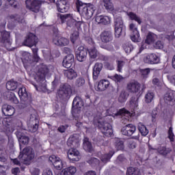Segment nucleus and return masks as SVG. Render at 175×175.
<instances>
[{
    "mask_svg": "<svg viewBox=\"0 0 175 175\" xmlns=\"http://www.w3.org/2000/svg\"><path fill=\"white\" fill-rule=\"evenodd\" d=\"M77 170L75 166H70L67 168L64 169L60 174L61 175H73L75 173H76Z\"/></svg>",
    "mask_w": 175,
    "mask_h": 175,
    "instance_id": "36",
    "label": "nucleus"
},
{
    "mask_svg": "<svg viewBox=\"0 0 175 175\" xmlns=\"http://www.w3.org/2000/svg\"><path fill=\"white\" fill-rule=\"evenodd\" d=\"M46 75L44 72H42V71H38L35 76L34 79L38 83V85H34L35 88L38 90L40 88V90H42L43 92H46L47 91V88L46 86Z\"/></svg>",
    "mask_w": 175,
    "mask_h": 175,
    "instance_id": "7",
    "label": "nucleus"
},
{
    "mask_svg": "<svg viewBox=\"0 0 175 175\" xmlns=\"http://www.w3.org/2000/svg\"><path fill=\"white\" fill-rule=\"evenodd\" d=\"M64 75L68 79V80H73V79H76V77H77V72L72 68L64 70Z\"/></svg>",
    "mask_w": 175,
    "mask_h": 175,
    "instance_id": "33",
    "label": "nucleus"
},
{
    "mask_svg": "<svg viewBox=\"0 0 175 175\" xmlns=\"http://www.w3.org/2000/svg\"><path fill=\"white\" fill-rule=\"evenodd\" d=\"M53 43L55 44V46L64 47V46H68V44H69V40L68 38L64 37L56 38L53 39Z\"/></svg>",
    "mask_w": 175,
    "mask_h": 175,
    "instance_id": "27",
    "label": "nucleus"
},
{
    "mask_svg": "<svg viewBox=\"0 0 175 175\" xmlns=\"http://www.w3.org/2000/svg\"><path fill=\"white\" fill-rule=\"evenodd\" d=\"M77 10L83 16L86 20H90L94 16L95 12V7L91 3H83L80 0L76 1Z\"/></svg>",
    "mask_w": 175,
    "mask_h": 175,
    "instance_id": "1",
    "label": "nucleus"
},
{
    "mask_svg": "<svg viewBox=\"0 0 175 175\" xmlns=\"http://www.w3.org/2000/svg\"><path fill=\"white\" fill-rule=\"evenodd\" d=\"M129 16L131 20H135V21H137L138 24H142V20L139 16H137V15H136V14L133 12H129Z\"/></svg>",
    "mask_w": 175,
    "mask_h": 175,
    "instance_id": "51",
    "label": "nucleus"
},
{
    "mask_svg": "<svg viewBox=\"0 0 175 175\" xmlns=\"http://www.w3.org/2000/svg\"><path fill=\"white\" fill-rule=\"evenodd\" d=\"M100 39L103 43H109L113 40V34L110 31H104L100 34Z\"/></svg>",
    "mask_w": 175,
    "mask_h": 175,
    "instance_id": "26",
    "label": "nucleus"
},
{
    "mask_svg": "<svg viewBox=\"0 0 175 175\" xmlns=\"http://www.w3.org/2000/svg\"><path fill=\"white\" fill-rule=\"evenodd\" d=\"M123 49L125 51V53H126V54H129V53L132 52V50H133V45H132V44H124L123 45Z\"/></svg>",
    "mask_w": 175,
    "mask_h": 175,
    "instance_id": "49",
    "label": "nucleus"
},
{
    "mask_svg": "<svg viewBox=\"0 0 175 175\" xmlns=\"http://www.w3.org/2000/svg\"><path fill=\"white\" fill-rule=\"evenodd\" d=\"M138 131L141 133L142 136H147V135H148V129L142 123L138 124Z\"/></svg>",
    "mask_w": 175,
    "mask_h": 175,
    "instance_id": "41",
    "label": "nucleus"
},
{
    "mask_svg": "<svg viewBox=\"0 0 175 175\" xmlns=\"http://www.w3.org/2000/svg\"><path fill=\"white\" fill-rule=\"evenodd\" d=\"M59 84V80L57 78H55L54 81L52 82V91H54Z\"/></svg>",
    "mask_w": 175,
    "mask_h": 175,
    "instance_id": "62",
    "label": "nucleus"
},
{
    "mask_svg": "<svg viewBox=\"0 0 175 175\" xmlns=\"http://www.w3.org/2000/svg\"><path fill=\"white\" fill-rule=\"evenodd\" d=\"M153 47L157 50H162L163 49V42L157 40L154 44Z\"/></svg>",
    "mask_w": 175,
    "mask_h": 175,
    "instance_id": "55",
    "label": "nucleus"
},
{
    "mask_svg": "<svg viewBox=\"0 0 175 175\" xmlns=\"http://www.w3.org/2000/svg\"><path fill=\"white\" fill-rule=\"evenodd\" d=\"M10 18L14 19V21L19 24H23V23H25V20H24V16L23 15L13 14L10 16Z\"/></svg>",
    "mask_w": 175,
    "mask_h": 175,
    "instance_id": "43",
    "label": "nucleus"
},
{
    "mask_svg": "<svg viewBox=\"0 0 175 175\" xmlns=\"http://www.w3.org/2000/svg\"><path fill=\"white\" fill-rule=\"evenodd\" d=\"M118 65V72H121L123 66L125 65L124 61L118 60L116 61Z\"/></svg>",
    "mask_w": 175,
    "mask_h": 175,
    "instance_id": "61",
    "label": "nucleus"
},
{
    "mask_svg": "<svg viewBox=\"0 0 175 175\" xmlns=\"http://www.w3.org/2000/svg\"><path fill=\"white\" fill-rule=\"evenodd\" d=\"M16 135L20 144V150L23 149V146H27L29 143V137L23 134L20 131H16Z\"/></svg>",
    "mask_w": 175,
    "mask_h": 175,
    "instance_id": "17",
    "label": "nucleus"
},
{
    "mask_svg": "<svg viewBox=\"0 0 175 175\" xmlns=\"http://www.w3.org/2000/svg\"><path fill=\"white\" fill-rule=\"evenodd\" d=\"M156 159V163H155V167H157L158 169H162L163 167L164 162L163 160H161L158 159L157 157H155Z\"/></svg>",
    "mask_w": 175,
    "mask_h": 175,
    "instance_id": "54",
    "label": "nucleus"
},
{
    "mask_svg": "<svg viewBox=\"0 0 175 175\" xmlns=\"http://www.w3.org/2000/svg\"><path fill=\"white\" fill-rule=\"evenodd\" d=\"M26 8L33 12V13H39L42 1L39 0H26Z\"/></svg>",
    "mask_w": 175,
    "mask_h": 175,
    "instance_id": "9",
    "label": "nucleus"
},
{
    "mask_svg": "<svg viewBox=\"0 0 175 175\" xmlns=\"http://www.w3.org/2000/svg\"><path fill=\"white\" fill-rule=\"evenodd\" d=\"M129 28L131 31H133V33L131 36V40L135 43H139L140 42V34L139 33V31H137V28L135 27V24L133 23L129 25Z\"/></svg>",
    "mask_w": 175,
    "mask_h": 175,
    "instance_id": "21",
    "label": "nucleus"
},
{
    "mask_svg": "<svg viewBox=\"0 0 175 175\" xmlns=\"http://www.w3.org/2000/svg\"><path fill=\"white\" fill-rule=\"evenodd\" d=\"M127 90L129 92L133 94H137L139 96L143 94V92L140 91V83L136 81H133L127 84Z\"/></svg>",
    "mask_w": 175,
    "mask_h": 175,
    "instance_id": "15",
    "label": "nucleus"
},
{
    "mask_svg": "<svg viewBox=\"0 0 175 175\" xmlns=\"http://www.w3.org/2000/svg\"><path fill=\"white\" fill-rule=\"evenodd\" d=\"M88 53H89V55L90 58L95 59L96 57H98V51L96 47H92L88 49Z\"/></svg>",
    "mask_w": 175,
    "mask_h": 175,
    "instance_id": "45",
    "label": "nucleus"
},
{
    "mask_svg": "<svg viewBox=\"0 0 175 175\" xmlns=\"http://www.w3.org/2000/svg\"><path fill=\"white\" fill-rule=\"evenodd\" d=\"M75 64V55H67L63 59L62 66L66 69L72 68V65Z\"/></svg>",
    "mask_w": 175,
    "mask_h": 175,
    "instance_id": "20",
    "label": "nucleus"
},
{
    "mask_svg": "<svg viewBox=\"0 0 175 175\" xmlns=\"http://www.w3.org/2000/svg\"><path fill=\"white\" fill-rule=\"evenodd\" d=\"M95 20L98 24H103V25H107V24H110V18H109V16L96 15Z\"/></svg>",
    "mask_w": 175,
    "mask_h": 175,
    "instance_id": "29",
    "label": "nucleus"
},
{
    "mask_svg": "<svg viewBox=\"0 0 175 175\" xmlns=\"http://www.w3.org/2000/svg\"><path fill=\"white\" fill-rule=\"evenodd\" d=\"M56 6L58 12L60 13H66L67 10H69V6H68L66 1L65 0L57 1Z\"/></svg>",
    "mask_w": 175,
    "mask_h": 175,
    "instance_id": "25",
    "label": "nucleus"
},
{
    "mask_svg": "<svg viewBox=\"0 0 175 175\" xmlns=\"http://www.w3.org/2000/svg\"><path fill=\"white\" fill-rule=\"evenodd\" d=\"M96 125L98 129L107 137H110V136L113 135V129H111V124L105 121L103 119L98 120Z\"/></svg>",
    "mask_w": 175,
    "mask_h": 175,
    "instance_id": "5",
    "label": "nucleus"
},
{
    "mask_svg": "<svg viewBox=\"0 0 175 175\" xmlns=\"http://www.w3.org/2000/svg\"><path fill=\"white\" fill-rule=\"evenodd\" d=\"M144 62L145 64H149L150 65H154L159 63V57L156 54L152 53L144 57Z\"/></svg>",
    "mask_w": 175,
    "mask_h": 175,
    "instance_id": "19",
    "label": "nucleus"
},
{
    "mask_svg": "<svg viewBox=\"0 0 175 175\" xmlns=\"http://www.w3.org/2000/svg\"><path fill=\"white\" fill-rule=\"evenodd\" d=\"M126 175H140V171L137 167H130L127 168Z\"/></svg>",
    "mask_w": 175,
    "mask_h": 175,
    "instance_id": "42",
    "label": "nucleus"
},
{
    "mask_svg": "<svg viewBox=\"0 0 175 175\" xmlns=\"http://www.w3.org/2000/svg\"><path fill=\"white\" fill-rule=\"evenodd\" d=\"M128 147L129 148H131L133 150L134 148H136V142L132 140H129L128 141Z\"/></svg>",
    "mask_w": 175,
    "mask_h": 175,
    "instance_id": "63",
    "label": "nucleus"
},
{
    "mask_svg": "<svg viewBox=\"0 0 175 175\" xmlns=\"http://www.w3.org/2000/svg\"><path fill=\"white\" fill-rule=\"evenodd\" d=\"M114 146L118 151H121L124 148V142L120 139H115Z\"/></svg>",
    "mask_w": 175,
    "mask_h": 175,
    "instance_id": "40",
    "label": "nucleus"
},
{
    "mask_svg": "<svg viewBox=\"0 0 175 175\" xmlns=\"http://www.w3.org/2000/svg\"><path fill=\"white\" fill-rule=\"evenodd\" d=\"M68 158L70 161L79 162L81 156H80V152H79L76 148H71L68 151Z\"/></svg>",
    "mask_w": 175,
    "mask_h": 175,
    "instance_id": "16",
    "label": "nucleus"
},
{
    "mask_svg": "<svg viewBox=\"0 0 175 175\" xmlns=\"http://www.w3.org/2000/svg\"><path fill=\"white\" fill-rule=\"evenodd\" d=\"M121 132L124 136H128L129 137H131L132 135H135L136 133V126L132 124H126L122 128Z\"/></svg>",
    "mask_w": 175,
    "mask_h": 175,
    "instance_id": "14",
    "label": "nucleus"
},
{
    "mask_svg": "<svg viewBox=\"0 0 175 175\" xmlns=\"http://www.w3.org/2000/svg\"><path fill=\"white\" fill-rule=\"evenodd\" d=\"M103 2L104 6L107 10H109V12H113V10H114V5L110 0H103Z\"/></svg>",
    "mask_w": 175,
    "mask_h": 175,
    "instance_id": "46",
    "label": "nucleus"
},
{
    "mask_svg": "<svg viewBox=\"0 0 175 175\" xmlns=\"http://www.w3.org/2000/svg\"><path fill=\"white\" fill-rule=\"evenodd\" d=\"M30 171L32 175H39L40 173V170L39 168H32Z\"/></svg>",
    "mask_w": 175,
    "mask_h": 175,
    "instance_id": "64",
    "label": "nucleus"
},
{
    "mask_svg": "<svg viewBox=\"0 0 175 175\" xmlns=\"http://www.w3.org/2000/svg\"><path fill=\"white\" fill-rule=\"evenodd\" d=\"M18 87V82L14 81V79H11L6 83V88L8 91H14L15 90H17Z\"/></svg>",
    "mask_w": 175,
    "mask_h": 175,
    "instance_id": "34",
    "label": "nucleus"
},
{
    "mask_svg": "<svg viewBox=\"0 0 175 175\" xmlns=\"http://www.w3.org/2000/svg\"><path fill=\"white\" fill-rule=\"evenodd\" d=\"M113 27L115 30V38H121L122 35H125V25H124V21H122L121 16L115 18Z\"/></svg>",
    "mask_w": 175,
    "mask_h": 175,
    "instance_id": "4",
    "label": "nucleus"
},
{
    "mask_svg": "<svg viewBox=\"0 0 175 175\" xmlns=\"http://www.w3.org/2000/svg\"><path fill=\"white\" fill-rule=\"evenodd\" d=\"M88 55V49L85 48L83 46H79L75 51V58L79 62H84L87 59Z\"/></svg>",
    "mask_w": 175,
    "mask_h": 175,
    "instance_id": "10",
    "label": "nucleus"
},
{
    "mask_svg": "<svg viewBox=\"0 0 175 175\" xmlns=\"http://www.w3.org/2000/svg\"><path fill=\"white\" fill-rule=\"evenodd\" d=\"M1 46L5 47V49H10L12 46V38H10V32L3 31L1 34V38L0 40Z\"/></svg>",
    "mask_w": 175,
    "mask_h": 175,
    "instance_id": "11",
    "label": "nucleus"
},
{
    "mask_svg": "<svg viewBox=\"0 0 175 175\" xmlns=\"http://www.w3.org/2000/svg\"><path fill=\"white\" fill-rule=\"evenodd\" d=\"M114 155V151H109V153L102 154L100 156V161L103 163H107L111 159V157Z\"/></svg>",
    "mask_w": 175,
    "mask_h": 175,
    "instance_id": "35",
    "label": "nucleus"
},
{
    "mask_svg": "<svg viewBox=\"0 0 175 175\" xmlns=\"http://www.w3.org/2000/svg\"><path fill=\"white\" fill-rule=\"evenodd\" d=\"M77 39H79V31H74L73 33L70 36V40L73 44H75V43H76V40H77Z\"/></svg>",
    "mask_w": 175,
    "mask_h": 175,
    "instance_id": "52",
    "label": "nucleus"
},
{
    "mask_svg": "<svg viewBox=\"0 0 175 175\" xmlns=\"http://www.w3.org/2000/svg\"><path fill=\"white\" fill-rule=\"evenodd\" d=\"M125 114H129V111L125 110V109H120L118 111L115 113V116H121V117H124Z\"/></svg>",
    "mask_w": 175,
    "mask_h": 175,
    "instance_id": "59",
    "label": "nucleus"
},
{
    "mask_svg": "<svg viewBox=\"0 0 175 175\" xmlns=\"http://www.w3.org/2000/svg\"><path fill=\"white\" fill-rule=\"evenodd\" d=\"M38 129H39V122L34 123H29V132L35 133V132H38Z\"/></svg>",
    "mask_w": 175,
    "mask_h": 175,
    "instance_id": "44",
    "label": "nucleus"
},
{
    "mask_svg": "<svg viewBox=\"0 0 175 175\" xmlns=\"http://www.w3.org/2000/svg\"><path fill=\"white\" fill-rule=\"evenodd\" d=\"M164 102L170 106L174 105V95L173 92L169 91L164 95Z\"/></svg>",
    "mask_w": 175,
    "mask_h": 175,
    "instance_id": "28",
    "label": "nucleus"
},
{
    "mask_svg": "<svg viewBox=\"0 0 175 175\" xmlns=\"http://www.w3.org/2000/svg\"><path fill=\"white\" fill-rule=\"evenodd\" d=\"M156 38L157 35L152 32H149L148 33L146 39L145 40V43H146V44H151L155 42Z\"/></svg>",
    "mask_w": 175,
    "mask_h": 175,
    "instance_id": "37",
    "label": "nucleus"
},
{
    "mask_svg": "<svg viewBox=\"0 0 175 175\" xmlns=\"http://www.w3.org/2000/svg\"><path fill=\"white\" fill-rule=\"evenodd\" d=\"M84 84H85V80L83 79V77H79V78L77 79V80L75 81L76 87H83V85H84Z\"/></svg>",
    "mask_w": 175,
    "mask_h": 175,
    "instance_id": "53",
    "label": "nucleus"
},
{
    "mask_svg": "<svg viewBox=\"0 0 175 175\" xmlns=\"http://www.w3.org/2000/svg\"><path fill=\"white\" fill-rule=\"evenodd\" d=\"M128 96H129V94H128L125 90H122L118 97V102H120V103L126 102Z\"/></svg>",
    "mask_w": 175,
    "mask_h": 175,
    "instance_id": "38",
    "label": "nucleus"
},
{
    "mask_svg": "<svg viewBox=\"0 0 175 175\" xmlns=\"http://www.w3.org/2000/svg\"><path fill=\"white\" fill-rule=\"evenodd\" d=\"M80 140L79 139V135L75 134L72 136L70 137L67 141V145L71 148H76L79 147V143Z\"/></svg>",
    "mask_w": 175,
    "mask_h": 175,
    "instance_id": "23",
    "label": "nucleus"
},
{
    "mask_svg": "<svg viewBox=\"0 0 175 175\" xmlns=\"http://www.w3.org/2000/svg\"><path fill=\"white\" fill-rule=\"evenodd\" d=\"M34 122H39V114H38V111H36V110L31 109L30 111L29 124H32Z\"/></svg>",
    "mask_w": 175,
    "mask_h": 175,
    "instance_id": "31",
    "label": "nucleus"
},
{
    "mask_svg": "<svg viewBox=\"0 0 175 175\" xmlns=\"http://www.w3.org/2000/svg\"><path fill=\"white\" fill-rule=\"evenodd\" d=\"M49 162L53 165L54 167L57 170H61L64 167V163H62V159L59 157H57L55 155H51L49 159Z\"/></svg>",
    "mask_w": 175,
    "mask_h": 175,
    "instance_id": "18",
    "label": "nucleus"
},
{
    "mask_svg": "<svg viewBox=\"0 0 175 175\" xmlns=\"http://www.w3.org/2000/svg\"><path fill=\"white\" fill-rule=\"evenodd\" d=\"M23 59L27 62H31V60L32 59V55H31V53L28 52H25L23 54Z\"/></svg>",
    "mask_w": 175,
    "mask_h": 175,
    "instance_id": "57",
    "label": "nucleus"
},
{
    "mask_svg": "<svg viewBox=\"0 0 175 175\" xmlns=\"http://www.w3.org/2000/svg\"><path fill=\"white\" fill-rule=\"evenodd\" d=\"M83 150L87 152H92L94 151L92 144L90 142V139L87 137L83 139Z\"/></svg>",
    "mask_w": 175,
    "mask_h": 175,
    "instance_id": "32",
    "label": "nucleus"
},
{
    "mask_svg": "<svg viewBox=\"0 0 175 175\" xmlns=\"http://www.w3.org/2000/svg\"><path fill=\"white\" fill-rule=\"evenodd\" d=\"M157 151L159 154L163 155V157H166L167 154H170V152H172V149H170V148L161 146L160 148H157Z\"/></svg>",
    "mask_w": 175,
    "mask_h": 175,
    "instance_id": "39",
    "label": "nucleus"
},
{
    "mask_svg": "<svg viewBox=\"0 0 175 175\" xmlns=\"http://www.w3.org/2000/svg\"><path fill=\"white\" fill-rule=\"evenodd\" d=\"M9 3L10 5L14 8V9H17L18 8V2L16 1L15 0H4Z\"/></svg>",
    "mask_w": 175,
    "mask_h": 175,
    "instance_id": "60",
    "label": "nucleus"
},
{
    "mask_svg": "<svg viewBox=\"0 0 175 175\" xmlns=\"http://www.w3.org/2000/svg\"><path fill=\"white\" fill-rule=\"evenodd\" d=\"M18 94L21 98V103L19 106L21 109H24L27 107V106L31 105V99L28 97V93L27 92L25 88H20Z\"/></svg>",
    "mask_w": 175,
    "mask_h": 175,
    "instance_id": "8",
    "label": "nucleus"
},
{
    "mask_svg": "<svg viewBox=\"0 0 175 175\" xmlns=\"http://www.w3.org/2000/svg\"><path fill=\"white\" fill-rule=\"evenodd\" d=\"M83 106H84V101H83V99L80 96L74 98L72 106V113L74 117L79 118Z\"/></svg>",
    "mask_w": 175,
    "mask_h": 175,
    "instance_id": "6",
    "label": "nucleus"
},
{
    "mask_svg": "<svg viewBox=\"0 0 175 175\" xmlns=\"http://www.w3.org/2000/svg\"><path fill=\"white\" fill-rule=\"evenodd\" d=\"M139 97L136 98L135 96L131 97L130 100V105L132 106V107H134V109H136L137 106H139Z\"/></svg>",
    "mask_w": 175,
    "mask_h": 175,
    "instance_id": "48",
    "label": "nucleus"
},
{
    "mask_svg": "<svg viewBox=\"0 0 175 175\" xmlns=\"http://www.w3.org/2000/svg\"><path fill=\"white\" fill-rule=\"evenodd\" d=\"M109 85H110V82L108 80L102 79L98 83L97 90L100 92L106 91Z\"/></svg>",
    "mask_w": 175,
    "mask_h": 175,
    "instance_id": "30",
    "label": "nucleus"
},
{
    "mask_svg": "<svg viewBox=\"0 0 175 175\" xmlns=\"http://www.w3.org/2000/svg\"><path fill=\"white\" fill-rule=\"evenodd\" d=\"M150 68L141 69L140 72L144 79H147L148 75H150Z\"/></svg>",
    "mask_w": 175,
    "mask_h": 175,
    "instance_id": "56",
    "label": "nucleus"
},
{
    "mask_svg": "<svg viewBox=\"0 0 175 175\" xmlns=\"http://www.w3.org/2000/svg\"><path fill=\"white\" fill-rule=\"evenodd\" d=\"M2 113L6 117H12L16 112V109L12 105L4 104L2 105Z\"/></svg>",
    "mask_w": 175,
    "mask_h": 175,
    "instance_id": "22",
    "label": "nucleus"
},
{
    "mask_svg": "<svg viewBox=\"0 0 175 175\" xmlns=\"http://www.w3.org/2000/svg\"><path fill=\"white\" fill-rule=\"evenodd\" d=\"M68 128H69V125L68 124L61 125L58 127L57 131L60 132V133H65V131H66Z\"/></svg>",
    "mask_w": 175,
    "mask_h": 175,
    "instance_id": "58",
    "label": "nucleus"
},
{
    "mask_svg": "<svg viewBox=\"0 0 175 175\" xmlns=\"http://www.w3.org/2000/svg\"><path fill=\"white\" fill-rule=\"evenodd\" d=\"M58 18L60 19L62 24H64L66 21L67 22V27H73V23H75V20L73 19V16L70 14H57Z\"/></svg>",
    "mask_w": 175,
    "mask_h": 175,
    "instance_id": "12",
    "label": "nucleus"
},
{
    "mask_svg": "<svg viewBox=\"0 0 175 175\" xmlns=\"http://www.w3.org/2000/svg\"><path fill=\"white\" fill-rule=\"evenodd\" d=\"M154 92H148L145 96L146 103H151V102H152V100H154Z\"/></svg>",
    "mask_w": 175,
    "mask_h": 175,
    "instance_id": "47",
    "label": "nucleus"
},
{
    "mask_svg": "<svg viewBox=\"0 0 175 175\" xmlns=\"http://www.w3.org/2000/svg\"><path fill=\"white\" fill-rule=\"evenodd\" d=\"M18 159L23 161L24 165H31V161L35 158V152L30 146L24 148L18 157Z\"/></svg>",
    "mask_w": 175,
    "mask_h": 175,
    "instance_id": "3",
    "label": "nucleus"
},
{
    "mask_svg": "<svg viewBox=\"0 0 175 175\" xmlns=\"http://www.w3.org/2000/svg\"><path fill=\"white\" fill-rule=\"evenodd\" d=\"M103 69V64L97 62L94 64L93 67V79L96 80L99 75H100V72Z\"/></svg>",
    "mask_w": 175,
    "mask_h": 175,
    "instance_id": "24",
    "label": "nucleus"
},
{
    "mask_svg": "<svg viewBox=\"0 0 175 175\" xmlns=\"http://www.w3.org/2000/svg\"><path fill=\"white\" fill-rule=\"evenodd\" d=\"M127 159L126 157H125V154H121L118 156L116 158V163H124L126 162Z\"/></svg>",
    "mask_w": 175,
    "mask_h": 175,
    "instance_id": "50",
    "label": "nucleus"
},
{
    "mask_svg": "<svg viewBox=\"0 0 175 175\" xmlns=\"http://www.w3.org/2000/svg\"><path fill=\"white\" fill-rule=\"evenodd\" d=\"M38 42H39L38 37L35 34L30 33L27 36L24 44L27 46V47H33V46L38 44Z\"/></svg>",
    "mask_w": 175,
    "mask_h": 175,
    "instance_id": "13",
    "label": "nucleus"
},
{
    "mask_svg": "<svg viewBox=\"0 0 175 175\" xmlns=\"http://www.w3.org/2000/svg\"><path fill=\"white\" fill-rule=\"evenodd\" d=\"M72 94V85L68 83H62L57 90V96L61 100H69Z\"/></svg>",
    "mask_w": 175,
    "mask_h": 175,
    "instance_id": "2",
    "label": "nucleus"
}]
</instances>
